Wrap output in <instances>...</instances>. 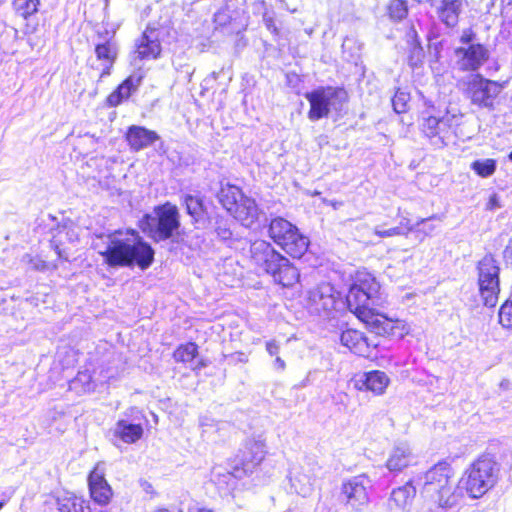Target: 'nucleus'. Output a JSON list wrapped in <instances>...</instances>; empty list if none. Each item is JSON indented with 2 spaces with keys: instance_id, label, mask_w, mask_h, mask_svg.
Returning a JSON list of instances; mask_svg holds the SVG:
<instances>
[{
  "instance_id": "10",
  "label": "nucleus",
  "mask_w": 512,
  "mask_h": 512,
  "mask_svg": "<svg viewBox=\"0 0 512 512\" xmlns=\"http://www.w3.org/2000/svg\"><path fill=\"white\" fill-rule=\"evenodd\" d=\"M499 266L491 255L484 256L478 263V284L485 306L494 307L498 302Z\"/></svg>"
},
{
  "instance_id": "34",
  "label": "nucleus",
  "mask_w": 512,
  "mask_h": 512,
  "mask_svg": "<svg viewBox=\"0 0 512 512\" xmlns=\"http://www.w3.org/2000/svg\"><path fill=\"white\" fill-rule=\"evenodd\" d=\"M471 168L479 176L486 178L494 174L496 161L494 159L476 160L471 164Z\"/></svg>"
},
{
  "instance_id": "44",
  "label": "nucleus",
  "mask_w": 512,
  "mask_h": 512,
  "mask_svg": "<svg viewBox=\"0 0 512 512\" xmlns=\"http://www.w3.org/2000/svg\"><path fill=\"white\" fill-rule=\"evenodd\" d=\"M266 350L271 356L277 355L279 352V345L274 340L268 341L266 343Z\"/></svg>"
},
{
  "instance_id": "26",
  "label": "nucleus",
  "mask_w": 512,
  "mask_h": 512,
  "mask_svg": "<svg viewBox=\"0 0 512 512\" xmlns=\"http://www.w3.org/2000/svg\"><path fill=\"white\" fill-rule=\"evenodd\" d=\"M265 454V444L262 441L250 442L246 447L242 460L244 472H252L263 461Z\"/></svg>"
},
{
  "instance_id": "47",
  "label": "nucleus",
  "mask_w": 512,
  "mask_h": 512,
  "mask_svg": "<svg viewBox=\"0 0 512 512\" xmlns=\"http://www.w3.org/2000/svg\"><path fill=\"white\" fill-rule=\"evenodd\" d=\"M46 267L45 263L40 260V259H37L35 262H34V268L37 269V270H42Z\"/></svg>"
},
{
  "instance_id": "6",
  "label": "nucleus",
  "mask_w": 512,
  "mask_h": 512,
  "mask_svg": "<svg viewBox=\"0 0 512 512\" xmlns=\"http://www.w3.org/2000/svg\"><path fill=\"white\" fill-rule=\"evenodd\" d=\"M268 233L278 246L294 258H300L308 249V238L302 235L295 225L284 218L272 219Z\"/></svg>"
},
{
  "instance_id": "21",
  "label": "nucleus",
  "mask_w": 512,
  "mask_h": 512,
  "mask_svg": "<svg viewBox=\"0 0 512 512\" xmlns=\"http://www.w3.org/2000/svg\"><path fill=\"white\" fill-rule=\"evenodd\" d=\"M415 494L416 489L410 482L394 489L391 493L388 504L390 511L409 512Z\"/></svg>"
},
{
  "instance_id": "30",
  "label": "nucleus",
  "mask_w": 512,
  "mask_h": 512,
  "mask_svg": "<svg viewBox=\"0 0 512 512\" xmlns=\"http://www.w3.org/2000/svg\"><path fill=\"white\" fill-rule=\"evenodd\" d=\"M59 512H92V510L86 500L70 496L60 500Z\"/></svg>"
},
{
  "instance_id": "49",
  "label": "nucleus",
  "mask_w": 512,
  "mask_h": 512,
  "mask_svg": "<svg viewBox=\"0 0 512 512\" xmlns=\"http://www.w3.org/2000/svg\"><path fill=\"white\" fill-rule=\"evenodd\" d=\"M196 512H214L210 509H206V508H201V509H197Z\"/></svg>"
},
{
  "instance_id": "2",
  "label": "nucleus",
  "mask_w": 512,
  "mask_h": 512,
  "mask_svg": "<svg viewBox=\"0 0 512 512\" xmlns=\"http://www.w3.org/2000/svg\"><path fill=\"white\" fill-rule=\"evenodd\" d=\"M92 246L103 257V261L111 267L135 264L141 269H147L154 259L151 246L132 229H120L96 235Z\"/></svg>"
},
{
  "instance_id": "54",
  "label": "nucleus",
  "mask_w": 512,
  "mask_h": 512,
  "mask_svg": "<svg viewBox=\"0 0 512 512\" xmlns=\"http://www.w3.org/2000/svg\"><path fill=\"white\" fill-rule=\"evenodd\" d=\"M3 506H4V502H0V510L2 509Z\"/></svg>"
},
{
  "instance_id": "38",
  "label": "nucleus",
  "mask_w": 512,
  "mask_h": 512,
  "mask_svg": "<svg viewBox=\"0 0 512 512\" xmlns=\"http://www.w3.org/2000/svg\"><path fill=\"white\" fill-rule=\"evenodd\" d=\"M374 234L380 238H389L394 236H400L401 231L398 228H388L384 229L382 225H377L373 230Z\"/></svg>"
},
{
  "instance_id": "52",
  "label": "nucleus",
  "mask_w": 512,
  "mask_h": 512,
  "mask_svg": "<svg viewBox=\"0 0 512 512\" xmlns=\"http://www.w3.org/2000/svg\"><path fill=\"white\" fill-rule=\"evenodd\" d=\"M508 247L512 250V239L509 241V246Z\"/></svg>"
},
{
  "instance_id": "39",
  "label": "nucleus",
  "mask_w": 512,
  "mask_h": 512,
  "mask_svg": "<svg viewBox=\"0 0 512 512\" xmlns=\"http://www.w3.org/2000/svg\"><path fill=\"white\" fill-rule=\"evenodd\" d=\"M476 34L472 29H465L460 36V43L462 46H469L471 44H476L475 41Z\"/></svg>"
},
{
  "instance_id": "35",
  "label": "nucleus",
  "mask_w": 512,
  "mask_h": 512,
  "mask_svg": "<svg viewBox=\"0 0 512 512\" xmlns=\"http://www.w3.org/2000/svg\"><path fill=\"white\" fill-rule=\"evenodd\" d=\"M499 323L512 331V302L504 303L499 310Z\"/></svg>"
},
{
  "instance_id": "16",
  "label": "nucleus",
  "mask_w": 512,
  "mask_h": 512,
  "mask_svg": "<svg viewBox=\"0 0 512 512\" xmlns=\"http://www.w3.org/2000/svg\"><path fill=\"white\" fill-rule=\"evenodd\" d=\"M89 490L92 499L100 504H107L112 497V489L105 479V469L102 463L96 464L88 477Z\"/></svg>"
},
{
  "instance_id": "7",
  "label": "nucleus",
  "mask_w": 512,
  "mask_h": 512,
  "mask_svg": "<svg viewBox=\"0 0 512 512\" xmlns=\"http://www.w3.org/2000/svg\"><path fill=\"white\" fill-rule=\"evenodd\" d=\"M179 227L178 209L170 203L155 208L154 215H146L142 220L143 231L155 241L171 238Z\"/></svg>"
},
{
  "instance_id": "33",
  "label": "nucleus",
  "mask_w": 512,
  "mask_h": 512,
  "mask_svg": "<svg viewBox=\"0 0 512 512\" xmlns=\"http://www.w3.org/2000/svg\"><path fill=\"white\" fill-rule=\"evenodd\" d=\"M387 9L389 17L394 21H401L408 14L407 3L404 0H391Z\"/></svg>"
},
{
  "instance_id": "3",
  "label": "nucleus",
  "mask_w": 512,
  "mask_h": 512,
  "mask_svg": "<svg viewBox=\"0 0 512 512\" xmlns=\"http://www.w3.org/2000/svg\"><path fill=\"white\" fill-rule=\"evenodd\" d=\"M452 477V469L445 463L435 465L424 475L422 493L438 505L439 512L453 509L462 498V489L454 485Z\"/></svg>"
},
{
  "instance_id": "40",
  "label": "nucleus",
  "mask_w": 512,
  "mask_h": 512,
  "mask_svg": "<svg viewBox=\"0 0 512 512\" xmlns=\"http://www.w3.org/2000/svg\"><path fill=\"white\" fill-rule=\"evenodd\" d=\"M394 228H398L401 233H400V236L401 235H408V233H410L411 231H413L415 229V226L411 223L410 219L408 218H403L399 225L398 226H395Z\"/></svg>"
},
{
  "instance_id": "50",
  "label": "nucleus",
  "mask_w": 512,
  "mask_h": 512,
  "mask_svg": "<svg viewBox=\"0 0 512 512\" xmlns=\"http://www.w3.org/2000/svg\"><path fill=\"white\" fill-rule=\"evenodd\" d=\"M426 220L425 219H421L419 222H417V226H419L420 224L424 223Z\"/></svg>"
},
{
  "instance_id": "19",
  "label": "nucleus",
  "mask_w": 512,
  "mask_h": 512,
  "mask_svg": "<svg viewBox=\"0 0 512 512\" xmlns=\"http://www.w3.org/2000/svg\"><path fill=\"white\" fill-rule=\"evenodd\" d=\"M340 341L343 346L360 356L369 357L372 349L376 347L371 344L365 335L355 329H347L341 333Z\"/></svg>"
},
{
  "instance_id": "5",
  "label": "nucleus",
  "mask_w": 512,
  "mask_h": 512,
  "mask_svg": "<svg viewBox=\"0 0 512 512\" xmlns=\"http://www.w3.org/2000/svg\"><path fill=\"white\" fill-rule=\"evenodd\" d=\"M218 198L222 206L243 226L252 227L258 221L260 210L256 201L245 196L237 186H222Z\"/></svg>"
},
{
  "instance_id": "46",
  "label": "nucleus",
  "mask_w": 512,
  "mask_h": 512,
  "mask_svg": "<svg viewBox=\"0 0 512 512\" xmlns=\"http://www.w3.org/2000/svg\"><path fill=\"white\" fill-rule=\"evenodd\" d=\"M275 367L279 370H284L285 368V362L280 357H276L275 359Z\"/></svg>"
},
{
  "instance_id": "53",
  "label": "nucleus",
  "mask_w": 512,
  "mask_h": 512,
  "mask_svg": "<svg viewBox=\"0 0 512 512\" xmlns=\"http://www.w3.org/2000/svg\"><path fill=\"white\" fill-rule=\"evenodd\" d=\"M508 158L512 161V151L509 153Z\"/></svg>"
},
{
  "instance_id": "22",
  "label": "nucleus",
  "mask_w": 512,
  "mask_h": 512,
  "mask_svg": "<svg viewBox=\"0 0 512 512\" xmlns=\"http://www.w3.org/2000/svg\"><path fill=\"white\" fill-rule=\"evenodd\" d=\"M95 54L99 64L94 68L100 71L99 78L110 75L117 58V47L113 42L107 41L95 47Z\"/></svg>"
},
{
  "instance_id": "37",
  "label": "nucleus",
  "mask_w": 512,
  "mask_h": 512,
  "mask_svg": "<svg viewBox=\"0 0 512 512\" xmlns=\"http://www.w3.org/2000/svg\"><path fill=\"white\" fill-rule=\"evenodd\" d=\"M424 56L423 48L421 47L420 43L414 39V42L412 44L411 52L409 55V63L412 66H417L418 63L422 61V58Z\"/></svg>"
},
{
  "instance_id": "25",
  "label": "nucleus",
  "mask_w": 512,
  "mask_h": 512,
  "mask_svg": "<svg viewBox=\"0 0 512 512\" xmlns=\"http://www.w3.org/2000/svg\"><path fill=\"white\" fill-rule=\"evenodd\" d=\"M114 437L127 444L137 442L143 435V427L127 420H119L113 428Z\"/></svg>"
},
{
  "instance_id": "9",
  "label": "nucleus",
  "mask_w": 512,
  "mask_h": 512,
  "mask_svg": "<svg viewBox=\"0 0 512 512\" xmlns=\"http://www.w3.org/2000/svg\"><path fill=\"white\" fill-rule=\"evenodd\" d=\"M305 97L310 103L308 117L312 121L327 117L331 110H341L347 100L343 89L333 87L318 88L306 93Z\"/></svg>"
},
{
  "instance_id": "4",
  "label": "nucleus",
  "mask_w": 512,
  "mask_h": 512,
  "mask_svg": "<svg viewBox=\"0 0 512 512\" xmlns=\"http://www.w3.org/2000/svg\"><path fill=\"white\" fill-rule=\"evenodd\" d=\"M497 471L496 463L491 458L480 457L465 470L459 486L471 498H480L495 485Z\"/></svg>"
},
{
  "instance_id": "13",
  "label": "nucleus",
  "mask_w": 512,
  "mask_h": 512,
  "mask_svg": "<svg viewBox=\"0 0 512 512\" xmlns=\"http://www.w3.org/2000/svg\"><path fill=\"white\" fill-rule=\"evenodd\" d=\"M455 57L460 70L476 71L489 59V50L482 44L460 46L455 49Z\"/></svg>"
},
{
  "instance_id": "12",
  "label": "nucleus",
  "mask_w": 512,
  "mask_h": 512,
  "mask_svg": "<svg viewBox=\"0 0 512 512\" xmlns=\"http://www.w3.org/2000/svg\"><path fill=\"white\" fill-rule=\"evenodd\" d=\"M501 91V86L494 81L484 79L481 75H471L467 93L471 102L479 107L492 108L494 99Z\"/></svg>"
},
{
  "instance_id": "43",
  "label": "nucleus",
  "mask_w": 512,
  "mask_h": 512,
  "mask_svg": "<svg viewBox=\"0 0 512 512\" xmlns=\"http://www.w3.org/2000/svg\"><path fill=\"white\" fill-rule=\"evenodd\" d=\"M263 21L268 30L272 31L273 33L277 32V28L275 26L274 19L272 16H270L268 13H264Z\"/></svg>"
},
{
  "instance_id": "48",
  "label": "nucleus",
  "mask_w": 512,
  "mask_h": 512,
  "mask_svg": "<svg viewBox=\"0 0 512 512\" xmlns=\"http://www.w3.org/2000/svg\"><path fill=\"white\" fill-rule=\"evenodd\" d=\"M435 227L433 225H429L424 229L425 235H430L434 231Z\"/></svg>"
},
{
  "instance_id": "18",
  "label": "nucleus",
  "mask_w": 512,
  "mask_h": 512,
  "mask_svg": "<svg viewBox=\"0 0 512 512\" xmlns=\"http://www.w3.org/2000/svg\"><path fill=\"white\" fill-rule=\"evenodd\" d=\"M280 254L276 252L270 243L264 240H256L250 246V257L253 263L262 268L266 273L279 260Z\"/></svg>"
},
{
  "instance_id": "23",
  "label": "nucleus",
  "mask_w": 512,
  "mask_h": 512,
  "mask_svg": "<svg viewBox=\"0 0 512 512\" xmlns=\"http://www.w3.org/2000/svg\"><path fill=\"white\" fill-rule=\"evenodd\" d=\"M126 138L130 147L139 151L153 144L159 137L154 131L140 126H132L129 128Z\"/></svg>"
},
{
  "instance_id": "1",
  "label": "nucleus",
  "mask_w": 512,
  "mask_h": 512,
  "mask_svg": "<svg viewBox=\"0 0 512 512\" xmlns=\"http://www.w3.org/2000/svg\"><path fill=\"white\" fill-rule=\"evenodd\" d=\"M349 310L377 334L404 338L410 333V325L400 319L388 318L379 312L384 299L380 284L367 272H358L346 296Z\"/></svg>"
},
{
  "instance_id": "17",
  "label": "nucleus",
  "mask_w": 512,
  "mask_h": 512,
  "mask_svg": "<svg viewBox=\"0 0 512 512\" xmlns=\"http://www.w3.org/2000/svg\"><path fill=\"white\" fill-rule=\"evenodd\" d=\"M160 32L154 28H147L136 41L134 55L140 60H151L159 57L161 53Z\"/></svg>"
},
{
  "instance_id": "29",
  "label": "nucleus",
  "mask_w": 512,
  "mask_h": 512,
  "mask_svg": "<svg viewBox=\"0 0 512 512\" xmlns=\"http://www.w3.org/2000/svg\"><path fill=\"white\" fill-rule=\"evenodd\" d=\"M103 381L99 379H93V376L89 370L78 372L76 377L70 381L69 388L78 394L93 392L98 383Z\"/></svg>"
},
{
  "instance_id": "55",
  "label": "nucleus",
  "mask_w": 512,
  "mask_h": 512,
  "mask_svg": "<svg viewBox=\"0 0 512 512\" xmlns=\"http://www.w3.org/2000/svg\"><path fill=\"white\" fill-rule=\"evenodd\" d=\"M158 512H170L168 510H159Z\"/></svg>"
},
{
  "instance_id": "45",
  "label": "nucleus",
  "mask_w": 512,
  "mask_h": 512,
  "mask_svg": "<svg viewBox=\"0 0 512 512\" xmlns=\"http://www.w3.org/2000/svg\"><path fill=\"white\" fill-rule=\"evenodd\" d=\"M401 96L402 95H396L395 98L393 99L394 110L397 113H402L405 111V104L404 103L401 104V102H400Z\"/></svg>"
},
{
  "instance_id": "51",
  "label": "nucleus",
  "mask_w": 512,
  "mask_h": 512,
  "mask_svg": "<svg viewBox=\"0 0 512 512\" xmlns=\"http://www.w3.org/2000/svg\"><path fill=\"white\" fill-rule=\"evenodd\" d=\"M57 254H58V256H59L60 258H62V257H63L61 250H58V249H57Z\"/></svg>"
},
{
  "instance_id": "28",
  "label": "nucleus",
  "mask_w": 512,
  "mask_h": 512,
  "mask_svg": "<svg viewBox=\"0 0 512 512\" xmlns=\"http://www.w3.org/2000/svg\"><path fill=\"white\" fill-rule=\"evenodd\" d=\"M141 81L140 77L129 76L124 80L115 91H113L107 98V102L110 106H118L123 100L130 97L139 86Z\"/></svg>"
},
{
  "instance_id": "41",
  "label": "nucleus",
  "mask_w": 512,
  "mask_h": 512,
  "mask_svg": "<svg viewBox=\"0 0 512 512\" xmlns=\"http://www.w3.org/2000/svg\"><path fill=\"white\" fill-rule=\"evenodd\" d=\"M216 233H217V236L222 240H227L232 236V232L230 231V229L228 227H226V225H221V224H219L216 227Z\"/></svg>"
},
{
  "instance_id": "36",
  "label": "nucleus",
  "mask_w": 512,
  "mask_h": 512,
  "mask_svg": "<svg viewBox=\"0 0 512 512\" xmlns=\"http://www.w3.org/2000/svg\"><path fill=\"white\" fill-rule=\"evenodd\" d=\"M185 204H186L187 212L191 216H194V217L198 216L200 214V212L202 211V202L194 196L187 195L185 197Z\"/></svg>"
},
{
  "instance_id": "20",
  "label": "nucleus",
  "mask_w": 512,
  "mask_h": 512,
  "mask_svg": "<svg viewBox=\"0 0 512 512\" xmlns=\"http://www.w3.org/2000/svg\"><path fill=\"white\" fill-rule=\"evenodd\" d=\"M268 274H271L274 281L283 287L293 286L300 277L297 268L282 255L279 256V260L272 266L271 271H268Z\"/></svg>"
},
{
  "instance_id": "32",
  "label": "nucleus",
  "mask_w": 512,
  "mask_h": 512,
  "mask_svg": "<svg viewBox=\"0 0 512 512\" xmlns=\"http://www.w3.org/2000/svg\"><path fill=\"white\" fill-rule=\"evenodd\" d=\"M197 345L189 342L184 345H180L173 353L175 361L188 363L191 362L197 355Z\"/></svg>"
},
{
  "instance_id": "14",
  "label": "nucleus",
  "mask_w": 512,
  "mask_h": 512,
  "mask_svg": "<svg viewBox=\"0 0 512 512\" xmlns=\"http://www.w3.org/2000/svg\"><path fill=\"white\" fill-rule=\"evenodd\" d=\"M336 295L334 288L323 283L308 292L307 305L312 312H328L335 308Z\"/></svg>"
},
{
  "instance_id": "31",
  "label": "nucleus",
  "mask_w": 512,
  "mask_h": 512,
  "mask_svg": "<svg viewBox=\"0 0 512 512\" xmlns=\"http://www.w3.org/2000/svg\"><path fill=\"white\" fill-rule=\"evenodd\" d=\"M39 4V0H14L13 8L19 16L27 19L38 11Z\"/></svg>"
},
{
  "instance_id": "11",
  "label": "nucleus",
  "mask_w": 512,
  "mask_h": 512,
  "mask_svg": "<svg viewBox=\"0 0 512 512\" xmlns=\"http://www.w3.org/2000/svg\"><path fill=\"white\" fill-rule=\"evenodd\" d=\"M319 470V465L311 459L293 464L288 476L291 489L303 497L310 496L314 491Z\"/></svg>"
},
{
  "instance_id": "8",
  "label": "nucleus",
  "mask_w": 512,
  "mask_h": 512,
  "mask_svg": "<svg viewBox=\"0 0 512 512\" xmlns=\"http://www.w3.org/2000/svg\"><path fill=\"white\" fill-rule=\"evenodd\" d=\"M372 481L365 474L344 480L340 487V499L352 512L365 511L371 502Z\"/></svg>"
},
{
  "instance_id": "24",
  "label": "nucleus",
  "mask_w": 512,
  "mask_h": 512,
  "mask_svg": "<svg viewBox=\"0 0 512 512\" xmlns=\"http://www.w3.org/2000/svg\"><path fill=\"white\" fill-rule=\"evenodd\" d=\"M412 459L410 447L405 443H401L392 449L387 459L386 467L393 472L401 471L411 463Z\"/></svg>"
},
{
  "instance_id": "15",
  "label": "nucleus",
  "mask_w": 512,
  "mask_h": 512,
  "mask_svg": "<svg viewBox=\"0 0 512 512\" xmlns=\"http://www.w3.org/2000/svg\"><path fill=\"white\" fill-rule=\"evenodd\" d=\"M389 384L390 378L388 375L379 370L362 373L353 379L356 390L369 391L376 396L384 394Z\"/></svg>"
},
{
  "instance_id": "42",
  "label": "nucleus",
  "mask_w": 512,
  "mask_h": 512,
  "mask_svg": "<svg viewBox=\"0 0 512 512\" xmlns=\"http://www.w3.org/2000/svg\"><path fill=\"white\" fill-rule=\"evenodd\" d=\"M501 207L499 197L496 194H493L490 196L487 204L486 209L493 211Z\"/></svg>"
},
{
  "instance_id": "27",
  "label": "nucleus",
  "mask_w": 512,
  "mask_h": 512,
  "mask_svg": "<svg viewBox=\"0 0 512 512\" xmlns=\"http://www.w3.org/2000/svg\"><path fill=\"white\" fill-rule=\"evenodd\" d=\"M455 118V115H446L441 119L429 116L424 119L422 130L426 136L430 138L439 136L443 140L446 136L448 128L451 126V121Z\"/></svg>"
}]
</instances>
